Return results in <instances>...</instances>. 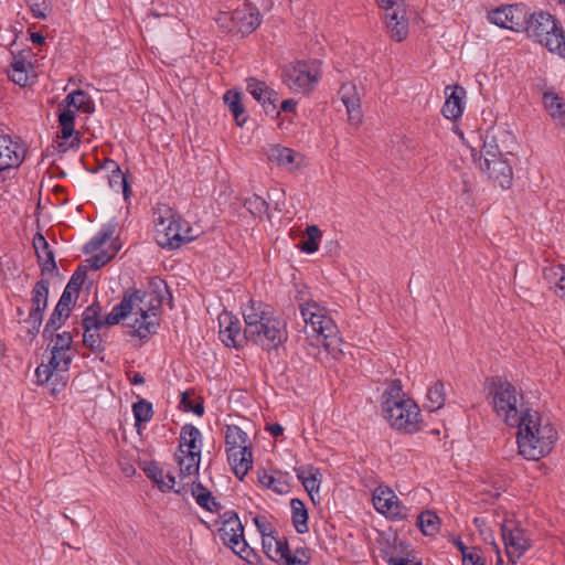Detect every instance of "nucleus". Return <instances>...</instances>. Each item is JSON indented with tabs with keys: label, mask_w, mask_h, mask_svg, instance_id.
<instances>
[{
	"label": "nucleus",
	"mask_w": 565,
	"mask_h": 565,
	"mask_svg": "<svg viewBox=\"0 0 565 565\" xmlns=\"http://www.w3.org/2000/svg\"><path fill=\"white\" fill-rule=\"evenodd\" d=\"M230 21L227 25L230 32L250 34L260 24V14L256 8L244 4L242 8L230 13H223L218 21Z\"/></svg>",
	"instance_id": "nucleus-13"
},
{
	"label": "nucleus",
	"mask_w": 565,
	"mask_h": 565,
	"mask_svg": "<svg viewBox=\"0 0 565 565\" xmlns=\"http://www.w3.org/2000/svg\"><path fill=\"white\" fill-rule=\"evenodd\" d=\"M186 399H188V393L186 392L182 393L181 404L184 406V408L186 411H191L199 416H201L204 413V407H203L202 403H196L194 405H188Z\"/></svg>",
	"instance_id": "nucleus-61"
},
{
	"label": "nucleus",
	"mask_w": 565,
	"mask_h": 565,
	"mask_svg": "<svg viewBox=\"0 0 565 565\" xmlns=\"http://www.w3.org/2000/svg\"><path fill=\"white\" fill-rule=\"evenodd\" d=\"M117 252H118V248H115L110 254L103 250V252L94 255L88 260L90 263L92 269L97 270L100 267H103L104 265H106L108 262H110L115 257Z\"/></svg>",
	"instance_id": "nucleus-54"
},
{
	"label": "nucleus",
	"mask_w": 565,
	"mask_h": 565,
	"mask_svg": "<svg viewBox=\"0 0 565 565\" xmlns=\"http://www.w3.org/2000/svg\"><path fill=\"white\" fill-rule=\"evenodd\" d=\"M413 559H409V557H404L399 555H391L387 558L388 565H423L422 562H414Z\"/></svg>",
	"instance_id": "nucleus-60"
},
{
	"label": "nucleus",
	"mask_w": 565,
	"mask_h": 565,
	"mask_svg": "<svg viewBox=\"0 0 565 565\" xmlns=\"http://www.w3.org/2000/svg\"><path fill=\"white\" fill-rule=\"evenodd\" d=\"M74 296L77 297L78 294L65 287L60 298V301L72 306Z\"/></svg>",
	"instance_id": "nucleus-64"
},
{
	"label": "nucleus",
	"mask_w": 565,
	"mask_h": 565,
	"mask_svg": "<svg viewBox=\"0 0 565 565\" xmlns=\"http://www.w3.org/2000/svg\"><path fill=\"white\" fill-rule=\"evenodd\" d=\"M416 524L424 535L434 536L439 531L440 521L435 512L426 510L418 514Z\"/></svg>",
	"instance_id": "nucleus-38"
},
{
	"label": "nucleus",
	"mask_w": 565,
	"mask_h": 565,
	"mask_svg": "<svg viewBox=\"0 0 565 565\" xmlns=\"http://www.w3.org/2000/svg\"><path fill=\"white\" fill-rule=\"evenodd\" d=\"M373 505L375 510L392 520L406 518V509L392 489L379 486L373 492Z\"/></svg>",
	"instance_id": "nucleus-14"
},
{
	"label": "nucleus",
	"mask_w": 565,
	"mask_h": 565,
	"mask_svg": "<svg viewBox=\"0 0 565 565\" xmlns=\"http://www.w3.org/2000/svg\"><path fill=\"white\" fill-rule=\"evenodd\" d=\"M85 279H86V268L79 266L72 275L70 281L66 285V288L78 294Z\"/></svg>",
	"instance_id": "nucleus-52"
},
{
	"label": "nucleus",
	"mask_w": 565,
	"mask_h": 565,
	"mask_svg": "<svg viewBox=\"0 0 565 565\" xmlns=\"http://www.w3.org/2000/svg\"><path fill=\"white\" fill-rule=\"evenodd\" d=\"M156 215V241L161 247L177 249L181 244L194 238L190 235V228L182 231L180 221L175 220L170 207H158Z\"/></svg>",
	"instance_id": "nucleus-7"
},
{
	"label": "nucleus",
	"mask_w": 565,
	"mask_h": 565,
	"mask_svg": "<svg viewBox=\"0 0 565 565\" xmlns=\"http://www.w3.org/2000/svg\"><path fill=\"white\" fill-rule=\"evenodd\" d=\"M254 524L256 525L258 532L262 534L263 539L273 536L274 531L270 529V524L265 516H263V515L255 516Z\"/></svg>",
	"instance_id": "nucleus-58"
},
{
	"label": "nucleus",
	"mask_w": 565,
	"mask_h": 565,
	"mask_svg": "<svg viewBox=\"0 0 565 565\" xmlns=\"http://www.w3.org/2000/svg\"><path fill=\"white\" fill-rule=\"evenodd\" d=\"M225 446L227 460L234 475L241 480L253 467V456L248 436L236 425L226 427Z\"/></svg>",
	"instance_id": "nucleus-6"
},
{
	"label": "nucleus",
	"mask_w": 565,
	"mask_h": 565,
	"mask_svg": "<svg viewBox=\"0 0 565 565\" xmlns=\"http://www.w3.org/2000/svg\"><path fill=\"white\" fill-rule=\"evenodd\" d=\"M67 318L68 317L65 316L64 313H61L60 310H53L44 327L43 335L53 337V332L58 330L64 324Z\"/></svg>",
	"instance_id": "nucleus-49"
},
{
	"label": "nucleus",
	"mask_w": 565,
	"mask_h": 565,
	"mask_svg": "<svg viewBox=\"0 0 565 565\" xmlns=\"http://www.w3.org/2000/svg\"><path fill=\"white\" fill-rule=\"evenodd\" d=\"M505 554L512 564H515L531 547V540L525 531L514 520H507L501 525Z\"/></svg>",
	"instance_id": "nucleus-10"
},
{
	"label": "nucleus",
	"mask_w": 565,
	"mask_h": 565,
	"mask_svg": "<svg viewBox=\"0 0 565 565\" xmlns=\"http://www.w3.org/2000/svg\"><path fill=\"white\" fill-rule=\"evenodd\" d=\"M271 540H274L275 548H274V555L276 557L275 561L284 559L285 562L290 555V550L287 540H278L274 536H271Z\"/></svg>",
	"instance_id": "nucleus-55"
},
{
	"label": "nucleus",
	"mask_w": 565,
	"mask_h": 565,
	"mask_svg": "<svg viewBox=\"0 0 565 565\" xmlns=\"http://www.w3.org/2000/svg\"><path fill=\"white\" fill-rule=\"evenodd\" d=\"M49 287L50 281L47 279H40L35 282L31 291L32 307L29 316L23 320V323L26 324L28 332L31 335H35L42 324L43 313L47 307Z\"/></svg>",
	"instance_id": "nucleus-12"
},
{
	"label": "nucleus",
	"mask_w": 565,
	"mask_h": 565,
	"mask_svg": "<svg viewBox=\"0 0 565 565\" xmlns=\"http://www.w3.org/2000/svg\"><path fill=\"white\" fill-rule=\"evenodd\" d=\"M33 246L39 262L42 263V273L57 270L54 253L51 250L45 237L38 233L33 237Z\"/></svg>",
	"instance_id": "nucleus-27"
},
{
	"label": "nucleus",
	"mask_w": 565,
	"mask_h": 565,
	"mask_svg": "<svg viewBox=\"0 0 565 565\" xmlns=\"http://www.w3.org/2000/svg\"><path fill=\"white\" fill-rule=\"evenodd\" d=\"M67 352L68 350L52 349L51 359L49 361L52 369L62 381L63 387L66 385L67 379L64 377L61 373H66L72 362V356Z\"/></svg>",
	"instance_id": "nucleus-32"
},
{
	"label": "nucleus",
	"mask_w": 565,
	"mask_h": 565,
	"mask_svg": "<svg viewBox=\"0 0 565 565\" xmlns=\"http://www.w3.org/2000/svg\"><path fill=\"white\" fill-rule=\"evenodd\" d=\"M36 19H45L52 12L51 0H24Z\"/></svg>",
	"instance_id": "nucleus-47"
},
{
	"label": "nucleus",
	"mask_w": 565,
	"mask_h": 565,
	"mask_svg": "<svg viewBox=\"0 0 565 565\" xmlns=\"http://www.w3.org/2000/svg\"><path fill=\"white\" fill-rule=\"evenodd\" d=\"M310 553L306 547H298L294 555H289L286 561V565H308L310 562Z\"/></svg>",
	"instance_id": "nucleus-51"
},
{
	"label": "nucleus",
	"mask_w": 565,
	"mask_h": 565,
	"mask_svg": "<svg viewBox=\"0 0 565 565\" xmlns=\"http://www.w3.org/2000/svg\"><path fill=\"white\" fill-rule=\"evenodd\" d=\"M175 458L180 467V478H189L199 473L201 450H190L180 454L175 452Z\"/></svg>",
	"instance_id": "nucleus-28"
},
{
	"label": "nucleus",
	"mask_w": 565,
	"mask_h": 565,
	"mask_svg": "<svg viewBox=\"0 0 565 565\" xmlns=\"http://www.w3.org/2000/svg\"><path fill=\"white\" fill-rule=\"evenodd\" d=\"M30 51H22L12 56L11 68L8 72L9 78L19 86H25L29 83L30 75L33 74V65L29 61Z\"/></svg>",
	"instance_id": "nucleus-24"
},
{
	"label": "nucleus",
	"mask_w": 565,
	"mask_h": 565,
	"mask_svg": "<svg viewBox=\"0 0 565 565\" xmlns=\"http://www.w3.org/2000/svg\"><path fill=\"white\" fill-rule=\"evenodd\" d=\"M35 376L39 383L57 380L58 375L54 372L51 364H41L35 370Z\"/></svg>",
	"instance_id": "nucleus-53"
},
{
	"label": "nucleus",
	"mask_w": 565,
	"mask_h": 565,
	"mask_svg": "<svg viewBox=\"0 0 565 565\" xmlns=\"http://www.w3.org/2000/svg\"><path fill=\"white\" fill-rule=\"evenodd\" d=\"M445 95L446 100L441 109L443 115L451 120L460 118L463 113L465 88L459 85H448L445 87Z\"/></svg>",
	"instance_id": "nucleus-23"
},
{
	"label": "nucleus",
	"mask_w": 565,
	"mask_h": 565,
	"mask_svg": "<svg viewBox=\"0 0 565 565\" xmlns=\"http://www.w3.org/2000/svg\"><path fill=\"white\" fill-rule=\"evenodd\" d=\"M132 412L136 425L151 420L153 416L152 404L146 399H140L132 405Z\"/></svg>",
	"instance_id": "nucleus-44"
},
{
	"label": "nucleus",
	"mask_w": 565,
	"mask_h": 565,
	"mask_svg": "<svg viewBox=\"0 0 565 565\" xmlns=\"http://www.w3.org/2000/svg\"><path fill=\"white\" fill-rule=\"evenodd\" d=\"M113 232H114L113 228L100 231L95 237H93L90 239V242L88 243V246L92 249L99 248L111 236Z\"/></svg>",
	"instance_id": "nucleus-59"
},
{
	"label": "nucleus",
	"mask_w": 565,
	"mask_h": 565,
	"mask_svg": "<svg viewBox=\"0 0 565 565\" xmlns=\"http://www.w3.org/2000/svg\"><path fill=\"white\" fill-rule=\"evenodd\" d=\"M462 565H486L482 552L477 546H471L463 555H461Z\"/></svg>",
	"instance_id": "nucleus-50"
},
{
	"label": "nucleus",
	"mask_w": 565,
	"mask_h": 565,
	"mask_svg": "<svg viewBox=\"0 0 565 565\" xmlns=\"http://www.w3.org/2000/svg\"><path fill=\"white\" fill-rule=\"evenodd\" d=\"M489 395L492 397L493 411L508 426L514 427L523 416V412L530 409L523 403L522 391L502 377L491 379Z\"/></svg>",
	"instance_id": "nucleus-5"
},
{
	"label": "nucleus",
	"mask_w": 565,
	"mask_h": 565,
	"mask_svg": "<svg viewBox=\"0 0 565 565\" xmlns=\"http://www.w3.org/2000/svg\"><path fill=\"white\" fill-rule=\"evenodd\" d=\"M446 402L445 384L440 381L435 382L427 391L426 407L434 412L440 409Z\"/></svg>",
	"instance_id": "nucleus-40"
},
{
	"label": "nucleus",
	"mask_w": 565,
	"mask_h": 565,
	"mask_svg": "<svg viewBox=\"0 0 565 565\" xmlns=\"http://www.w3.org/2000/svg\"><path fill=\"white\" fill-rule=\"evenodd\" d=\"M285 477H287V473L284 476L281 475L280 477L264 473L259 477V481L277 493H285L288 491V483L284 480Z\"/></svg>",
	"instance_id": "nucleus-46"
},
{
	"label": "nucleus",
	"mask_w": 565,
	"mask_h": 565,
	"mask_svg": "<svg viewBox=\"0 0 565 565\" xmlns=\"http://www.w3.org/2000/svg\"><path fill=\"white\" fill-rule=\"evenodd\" d=\"M555 22L553 17L547 12L533 13L529 20H524L523 29L530 38L540 43L550 31H553Z\"/></svg>",
	"instance_id": "nucleus-22"
},
{
	"label": "nucleus",
	"mask_w": 565,
	"mask_h": 565,
	"mask_svg": "<svg viewBox=\"0 0 565 565\" xmlns=\"http://www.w3.org/2000/svg\"><path fill=\"white\" fill-rule=\"evenodd\" d=\"M480 170L487 174L494 186L509 189L513 180V170L508 158H494L479 161Z\"/></svg>",
	"instance_id": "nucleus-16"
},
{
	"label": "nucleus",
	"mask_w": 565,
	"mask_h": 565,
	"mask_svg": "<svg viewBox=\"0 0 565 565\" xmlns=\"http://www.w3.org/2000/svg\"><path fill=\"white\" fill-rule=\"evenodd\" d=\"M109 164L111 166L109 185L116 191L120 189L122 191L125 199H127L130 195L131 191L127 182L126 175L121 172L120 168L115 161H109Z\"/></svg>",
	"instance_id": "nucleus-42"
},
{
	"label": "nucleus",
	"mask_w": 565,
	"mask_h": 565,
	"mask_svg": "<svg viewBox=\"0 0 565 565\" xmlns=\"http://www.w3.org/2000/svg\"><path fill=\"white\" fill-rule=\"evenodd\" d=\"M224 103L228 106L230 110L232 111V115L238 126H243L246 120V111L245 108L241 102V94L234 93L232 90H227L224 94Z\"/></svg>",
	"instance_id": "nucleus-36"
},
{
	"label": "nucleus",
	"mask_w": 565,
	"mask_h": 565,
	"mask_svg": "<svg viewBox=\"0 0 565 565\" xmlns=\"http://www.w3.org/2000/svg\"><path fill=\"white\" fill-rule=\"evenodd\" d=\"M516 443L519 452L527 460H539L550 454L557 439V431L548 420H543L534 409H526L519 423Z\"/></svg>",
	"instance_id": "nucleus-1"
},
{
	"label": "nucleus",
	"mask_w": 565,
	"mask_h": 565,
	"mask_svg": "<svg viewBox=\"0 0 565 565\" xmlns=\"http://www.w3.org/2000/svg\"><path fill=\"white\" fill-rule=\"evenodd\" d=\"M281 77L291 90L298 93L310 92L320 77L318 63L299 61L295 64H288L282 68Z\"/></svg>",
	"instance_id": "nucleus-9"
},
{
	"label": "nucleus",
	"mask_w": 565,
	"mask_h": 565,
	"mask_svg": "<svg viewBox=\"0 0 565 565\" xmlns=\"http://www.w3.org/2000/svg\"><path fill=\"white\" fill-rule=\"evenodd\" d=\"M100 315L102 306L98 302H93L83 312V328L89 327L102 329L103 327L107 326L106 322H104V319L100 317Z\"/></svg>",
	"instance_id": "nucleus-41"
},
{
	"label": "nucleus",
	"mask_w": 565,
	"mask_h": 565,
	"mask_svg": "<svg viewBox=\"0 0 565 565\" xmlns=\"http://www.w3.org/2000/svg\"><path fill=\"white\" fill-rule=\"evenodd\" d=\"M220 340L227 348H242L249 340L246 329L242 331L239 320L232 313L224 311L218 316Z\"/></svg>",
	"instance_id": "nucleus-15"
},
{
	"label": "nucleus",
	"mask_w": 565,
	"mask_h": 565,
	"mask_svg": "<svg viewBox=\"0 0 565 565\" xmlns=\"http://www.w3.org/2000/svg\"><path fill=\"white\" fill-rule=\"evenodd\" d=\"M382 412L392 428L405 434L422 429L420 408L403 391L399 380L391 381L382 394Z\"/></svg>",
	"instance_id": "nucleus-3"
},
{
	"label": "nucleus",
	"mask_w": 565,
	"mask_h": 565,
	"mask_svg": "<svg viewBox=\"0 0 565 565\" xmlns=\"http://www.w3.org/2000/svg\"><path fill=\"white\" fill-rule=\"evenodd\" d=\"M507 141H513V136L503 129H490L486 134L480 160H488L503 157V154H512Z\"/></svg>",
	"instance_id": "nucleus-18"
},
{
	"label": "nucleus",
	"mask_w": 565,
	"mask_h": 565,
	"mask_svg": "<svg viewBox=\"0 0 565 565\" xmlns=\"http://www.w3.org/2000/svg\"><path fill=\"white\" fill-rule=\"evenodd\" d=\"M146 297V292L139 290L129 295L126 294L121 301L104 318V322L107 326H115L129 315H134V322L128 323L132 329L131 335L138 337L140 340H147L157 332L160 319L152 305V299L148 302L149 307L145 303Z\"/></svg>",
	"instance_id": "nucleus-2"
},
{
	"label": "nucleus",
	"mask_w": 565,
	"mask_h": 565,
	"mask_svg": "<svg viewBox=\"0 0 565 565\" xmlns=\"http://www.w3.org/2000/svg\"><path fill=\"white\" fill-rule=\"evenodd\" d=\"M244 206L253 216H262L268 210L267 202L257 194H253L245 199Z\"/></svg>",
	"instance_id": "nucleus-48"
},
{
	"label": "nucleus",
	"mask_w": 565,
	"mask_h": 565,
	"mask_svg": "<svg viewBox=\"0 0 565 565\" xmlns=\"http://www.w3.org/2000/svg\"><path fill=\"white\" fill-rule=\"evenodd\" d=\"M24 150L9 136H0V173L18 168L23 161Z\"/></svg>",
	"instance_id": "nucleus-21"
},
{
	"label": "nucleus",
	"mask_w": 565,
	"mask_h": 565,
	"mask_svg": "<svg viewBox=\"0 0 565 565\" xmlns=\"http://www.w3.org/2000/svg\"><path fill=\"white\" fill-rule=\"evenodd\" d=\"M297 478L302 483L306 491L312 498L315 491H319L320 472L313 467H299L296 469Z\"/></svg>",
	"instance_id": "nucleus-33"
},
{
	"label": "nucleus",
	"mask_w": 565,
	"mask_h": 565,
	"mask_svg": "<svg viewBox=\"0 0 565 565\" xmlns=\"http://www.w3.org/2000/svg\"><path fill=\"white\" fill-rule=\"evenodd\" d=\"M488 20L503 29L520 32L524 26V17L518 6H504L488 13Z\"/></svg>",
	"instance_id": "nucleus-20"
},
{
	"label": "nucleus",
	"mask_w": 565,
	"mask_h": 565,
	"mask_svg": "<svg viewBox=\"0 0 565 565\" xmlns=\"http://www.w3.org/2000/svg\"><path fill=\"white\" fill-rule=\"evenodd\" d=\"M99 330L100 329L97 328H84L83 343L93 352L104 351L103 340Z\"/></svg>",
	"instance_id": "nucleus-43"
},
{
	"label": "nucleus",
	"mask_w": 565,
	"mask_h": 565,
	"mask_svg": "<svg viewBox=\"0 0 565 565\" xmlns=\"http://www.w3.org/2000/svg\"><path fill=\"white\" fill-rule=\"evenodd\" d=\"M288 338L286 324L281 320L269 317L258 326V333L253 332L249 340L265 350L277 349Z\"/></svg>",
	"instance_id": "nucleus-11"
},
{
	"label": "nucleus",
	"mask_w": 565,
	"mask_h": 565,
	"mask_svg": "<svg viewBox=\"0 0 565 565\" xmlns=\"http://www.w3.org/2000/svg\"><path fill=\"white\" fill-rule=\"evenodd\" d=\"M291 520L298 534H305L309 531L308 511L305 503L299 499H291Z\"/></svg>",
	"instance_id": "nucleus-31"
},
{
	"label": "nucleus",
	"mask_w": 565,
	"mask_h": 565,
	"mask_svg": "<svg viewBox=\"0 0 565 565\" xmlns=\"http://www.w3.org/2000/svg\"><path fill=\"white\" fill-rule=\"evenodd\" d=\"M73 342V338L70 332H62L55 335L54 344L52 349L70 350Z\"/></svg>",
	"instance_id": "nucleus-57"
},
{
	"label": "nucleus",
	"mask_w": 565,
	"mask_h": 565,
	"mask_svg": "<svg viewBox=\"0 0 565 565\" xmlns=\"http://www.w3.org/2000/svg\"><path fill=\"white\" fill-rule=\"evenodd\" d=\"M246 90L263 106L266 114H279L277 111L278 93L269 88L264 81L255 77L246 78Z\"/></svg>",
	"instance_id": "nucleus-19"
},
{
	"label": "nucleus",
	"mask_w": 565,
	"mask_h": 565,
	"mask_svg": "<svg viewBox=\"0 0 565 565\" xmlns=\"http://www.w3.org/2000/svg\"><path fill=\"white\" fill-rule=\"evenodd\" d=\"M543 103L554 122L565 128V104L563 99L556 93L546 90L543 94Z\"/></svg>",
	"instance_id": "nucleus-29"
},
{
	"label": "nucleus",
	"mask_w": 565,
	"mask_h": 565,
	"mask_svg": "<svg viewBox=\"0 0 565 565\" xmlns=\"http://www.w3.org/2000/svg\"><path fill=\"white\" fill-rule=\"evenodd\" d=\"M191 493L195 499V502L201 508L211 512H220L222 509L221 504L215 500L211 491H209L202 483L193 482Z\"/></svg>",
	"instance_id": "nucleus-30"
},
{
	"label": "nucleus",
	"mask_w": 565,
	"mask_h": 565,
	"mask_svg": "<svg viewBox=\"0 0 565 565\" xmlns=\"http://www.w3.org/2000/svg\"><path fill=\"white\" fill-rule=\"evenodd\" d=\"M145 472L147 475V477L149 479H151L152 481H154L158 487L160 488V486L163 483V470L156 463V462H151L146 469H145Z\"/></svg>",
	"instance_id": "nucleus-56"
},
{
	"label": "nucleus",
	"mask_w": 565,
	"mask_h": 565,
	"mask_svg": "<svg viewBox=\"0 0 565 565\" xmlns=\"http://www.w3.org/2000/svg\"><path fill=\"white\" fill-rule=\"evenodd\" d=\"M300 315L306 323V332L316 335L328 353L335 356L341 353V338L334 321L327 315L324 308L317 302L300 305Z\"/></svg>",
	"instance_id": "nucleus-4"
},
{
	"label": "nucleus",
	"mask_w": 565,
	"mask_h": 565,
	"mask_svg": "<svg viewBox=\"0 0 565 565\" xmlns=\"http://www.w3.org/2000/svg\"><path fill=\"white\" fill-rule=\"evenodd\" d=\"M386 28L391 38L396 42L404 41L408 35V17L405 1H396L395 4L384 8Z\"/></svg>",
	"instance_id": "nucleus-17"
},
{
	"label": "nucleus",
	"mask_w": 565,
	"mask_h": 565,
	"mask_svg": "<svg viewBox=\"0 0 565 565\" xmlns=\"http://www.w3.org/2000/svg\"><path fill=\"white\" fill-rule=\"evenodd\" d=\"M201 437V431L193 425H185L181 428L180 445L178 451L183 454L190 450H201L198 440Z\"/></svg>",
	"instance_id": "nucleus-35"
},
{
	"label": "nucleus",
	"mask_w": 565,
	"mask_h": 565,
	"mask_svg": "<svg viewBox=\"0 0 565 565\" xmlns=\"http://www.w3.org/2000/svg\"><path fill=\"white\" fill-rule=\"evenodd\" d=\"M319 248L318 241L313 238L307 237L305 242L301 244V250L307 254H312L317 252Z\"/></svg>",
	"instance_id": "nucleus-63"
},
{
	"label": "nucleus",
	"mask_w": 565,
	"mask_h": 565,
	"mask_svg": "<svg viewBox=\"0 0 565 565\" xmlns=\"http://www.w3.org/2000/svg\"><path fill=\"white\" fill-rule=\"evenodd\" d=\"M64 102L67 106H73L75 109L86 114L93 113L95 108L90 97L82 89L68 94Z\"/></svg>",
	"instance_id": "nucleus-39"
},
{
	"label": "nucleus",
	"mask_w": 565,
	"mask_h": 565,
	"mask_svg": "<svg viewBox=\"0 0 565 565\" xmlns=\"http://www.w3.org/2000/svg\"><path fill=\"white\" fill-rule=\"evenodd\" d=\"M243 317L245 321L246 334L250 335L253 332L258 333V326L263 324L264 321L270 316H268L262 309V302L249 300L248 303L243 308Z\"/></svg>",
	"instance_id": "nucleus-26"
},
{
	"label": "nucleus",
	"mask_w": 565,
	"mask_h": 565,
	"mask_svg": "<svg viewBox=\"0 0 565 565\" xmlns=\"http://www.w3.org/2000/svg\"><path fill=\"white\" fill-rule=\"evenodd\" d=\"M221 526L218 534L224 543L241 558L249 562L253 550L248 546L244 537V527L236 512L226 511L220 515Z\"/></svg>",
	"instance_id": "nucleus-8"
},
{
	"label": "nucleus",
	"mask_w": 565,
	"mask_h": 565,
	"mask_svg": "<svg viewBox=\"0 0 565 565\" xmlns=\"http://www.w3.org/2000/svg\"><path fill=\"white\" fill-rule=\"evenodd\" d=\"M341 100L344 104L349 121L353 125H359L362 121V111L360 97L355 90V86L343 84L339 90Z\"/></svg>",
	"instance_id": "nucleus-25"
},
{
	"label": "nucleus",
	"mask_w": 565,
	"mask_h": 565,
	"mask_svg": "<svg viewBox=\"0 0 565 565\" xmlns=\"http://www.w3.org/2000/svg\"><path fill=\"white\" fill-rule=\"evenodd\" d=\"M544 279L553 285L555 295L559 288L561 279L565 278V268L563 265H553L543 269Z\"/></svg>",
	"instance_id": "nucleus-45"
},
{
	"label": "nucleus",
	"mask_w": 565,
	"mask_h": 565,
	"mask_svg": "<svg viewBox=\"0 0 565 565\" xmlns=\"http://www.w3.org/2000/svg\"><path fill=\"white\" fill-rule=\"evenodd\" d=\"M75 113L71 109L63 110L58 116L60 126H73L74 127Z\"/></svg>",
	"instance_id": "nucleus-62"
},
{
	"label": "nucleus",
	"mask_w": 565,
	"mask_h": 565,
	"mask_svg": "<svg viewBox=\"0 0 565 565\" xmlns=\"http://www.w3.org/2000/svg\"><path fill=\"white\" fill-rule=\"evenodd\" d=\"M550 52L557 53L561 56H565V35L562 26L555 22V28L550 31L546 36L543 38L542 42Z\"/></svg>",
	"instance_id": "nucleus-34"
},
{
	"label": "nucleus",
	"mask_w": 565,
	"mask_h": 565,
	"mask_svg": "<svg viewBox=\"0 0 565 565\" xmlns=\"http://www.w3.org/2000/svg\"><path fill=\"white\" fill-rule=\"evenodd\" d=\"M268 159L284 168H290L295 162L296 152L279 145L271 146L267 152Z\"/></svg>",
	"instance_id": "nucleus-37"
}]
</instances>
